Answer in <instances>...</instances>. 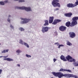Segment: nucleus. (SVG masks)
<instances>
[{
	"label": "nucleus",
	"instance_id": "43",
	"mask_svg": "<svg viewBox=\"0 0 78 78\" xmlns=\"http://www.w3.org/2000/svg\"><path fill=\"white\" fill-rule=\"evenodd\" d=\"M11 17V15H9V17Z\"/></svg>",
	"mask_w": 78,
	"mask_h": 78
},
{
	"label": "nucleus",
	"instance_id": "5",
	"mask_svg": "<svg viewBox=\"0 0 78 78\" xmlns=\"http://www.w3.org/2000/svg\"><path fill=\"white\" fill-rule=\"evenodd\" d=\"M21 20H24L23 21H22L21 22V24H24L25 23H28V22H30V20H31V19H27V18H21Z\"/></svg>",
	"mask_w": 78,
	"mask_h": 78
},
{
	"label": "nucleus",
	"instance_id": "44",
	"mask_svg": "<svg viewBox=\"0 0 78 78\" xmlns=\"http://www.w3.org/2000/svg\"><path fill=\"white\" fill-rule=\"evenodd\" d=\"M15 0V1H18V0Z\"/></svg>",
	"mask_w": 78,
	"mask_h": 78
},
{
	"label": "nucleus",
	"instance_id": "17",
	"mask_svg": "<svg viewBox=\"0 0 78 78\" xmlns=\"http://www.w3.org/2000/svg\"><path fill=\"white\" fill-rule=\"evenodd\" d=\"M71 25V23H70V21L67 22L66 23V25L67 27H69Z\"/></svg>",
	"mask_w": 78,
	"mask_h": 78
},
{
	"label": "nucleus",
	"instance_id": "16",
	"mask_svg": "<svg viewBox=\"0 0 78 78\" xmlns=\"http://www.w3.org/2000/svg\"><path fill=\"white\" fill-rule=\"evenodd\" d=\"M4 61L6 60L8 61H13L14 60L12 59L9 58H5L3 59Z\"/></svg>",
	"mask_w": 78,
	"mask_h": 78
},
{
	"label": "nucleus",
	"instance_id": "22",
	"mask_svg": "<svg viewBox=\"0 0 78 78\" xmlns=\"http://www.w3.org/2000/svg\"><path fill=\"white\" fill-rule=\"evenodd\" d=\"M73 64L74 66H78V62H74Z\"/></svg>",
	"mask_w": 78,
	"mask_h": 78
},
{
	"label": "nucleus",
	"instance_id": "21",
	"mask_svg": "<svg viewBox=\"0 0 78 78\" xmlns=\"http://www.w3.org/2000/svg\"><path fill=\"white\" fill-rule=\"evenodd\" d=\"M66 44L67 45H69V46H71V45H72V44L69 41H67Z\"/></svg>",
	"mask_w": 78,
	"mask_h": 78
},
{
	"label": "nucleus",
	"instance_id": "11",
	"mask_svg": "<svg viewBox=\"0 0 78 78\" xmlns=\"http://www.w3.org/2000/svg\"><path fill=\"white\" fill-rule=\"evenodd\" d=\"M75 6H76V5L72 3H69L67 4V7H68V8H74Z\"/></svg>",
	"mask_w": 78,
	"mask_h": 78
},
{
	"label": "nucleus",
	"instance_id": "10",
	"mask_svg": "<svg viewBox=\"0 0 78 78\" xmlns=\"http://www.w3.org/2000/svg\"><path fill=\"white\" fill-rule=\"evenodd\" d=\"M66 29L67 28L66 27L63 26L60 27L59 28V30H60V31H66Z\"/></svg>",
	"mask_w": 78,
	"mask_h": 78
},
{
	"label": "nucleus",
	"instance_id": "9",
	"mask_svg": "<svg viewBox=\"0 0 78 78\" xmlns=\"http://www.w3.org/2000/svg\"><path fill=\"white\" fill-rule=\"evenodd\" d=\"M59 71L60 72H69V73H72V70H71L69 69H63L62 68L60 69Z\"/></svg>",
	"mask_w": 78,
	"mask_h": 78
},
{
	"label": "nucleus",
	"instance_id": "33",
	"mask_svg": "<svg viewBox=\"0 0 78 78\" xmlns=\"http://www.w3.org/2000/svg\"><path fill=\"white\" fill-rule=\"evenodd\" d=\"M7 58L8 56H0V58Z\"/></svg>",
	"mask_w": 78,
	"mask_h": 78
},
{
	"label": "nucleus",
	"instance_id": "13",
	"mask_svg": "<svg viewBox=\"0 0 78 78\" xmlns=\"http://www.w3.org/2000/svg\"><path fill=\"white\" fill-rule=\"evenodd\" d=\"M72 15H73V14L71 12L65 14V16L66 17H71Z\"/></svg>",
	"mask_w": 78,
	"mask_h": 78
},
{
	"label": "nucleus",
	"instance_id": "34",
	"mask_svg": "<svg viewBox=\"0 0 78 78\" xmlns=\"http://www.w3.org/2000/svg\"><path fill=\"white\" fill-rule=\"evenodd\" d=\"M8 2V0H6L4 1V3H7Z\"/></svg>",
	"mask_w": 78,
	"mask_h": 78
},
{
	"label": "nucleus",
	"instance_id": "41",
	"mask_svg": "<svg viewBox=\"0 0 78 78\" xmlns=\"http://www.w3.org/2000/svg\"><path fill=\"white\" fill-rule=\"evenodd\" d=\"M58 44V43L57 42V43H55V45H56V44Z\"/></svg>",
	"mask_w": 78,
	"mask_h": 78
},
{
	"label": "nucleus",
	"instance_id": "26",
	"mask_svg": "<svg viewBox=\"0 0 78 78\" xmlns=\"http://www.w3.org/2000/svg\"><path fill=\"white\" fill-rule=\"evenodd\" d=\"M61 47H64V45L63 44H60L58 47V48H61Z\"/></svg>",
	"mask_w": 78,
	"mask_h": 78
},
{
	"label": "nucleus",
	"instance_id": "38",
	"mask_svg": "<svg viewBox=\"0 0 78 78\" xmlns=\"http://www.w3.org/2000/svg\"><path fill=\"white\" fill-rule=\"evenodd\" d=\"M59 9L56 8V9L54 10V11H57V10H59Z\"/></svg>",
	"mask_w": 78,
	"mask_h": 78
},
{
	"label": "nucleus",
	"instance_id": "24",
	"mask_svg": "<svg viewBox=\"0 0 78 78\" xmlns=\"http://www.w3.org/2000/svg\"><path fill=\"white\" fill-rule=\"evenodd\" d=\"M19 30H20L21 31H23L25 30V29L22 27H20L19 28Z\"/></svg>",
	"mask_w": 78,
	"mask_h": 78
},
{
	"label": "nucleus",
	"instance_id": "1",
	"mask_svg": "<svg viewBox=\"0 0 78 78\" xmlns=\"http://www.w3.org/2000/svg\"><path fill=\"white\" fill-rule=\"evenodd\" d=\"M52 73L55 76H56V77L58 76L59 78H61L63 76L67 77V78H72V77H73V74H63V73H61V72L57 73L52 72Z\"/></svg>",
	"mask_w": 78,
	"mask_h": 78
},
{
	"label": "nucleus",
	"instance_id": "46",
	"mask_svg": "<svg viewBox=\"0 0 78 78\" xmlns=\"http://www.w3.org/2000/svg\"><path fill=\"white\" fill-rule=\"evenodd\" d=\"M1 45V44L0 43V45Z\"/></svg>",
	"mask_w": 78,
	"mask_h": 78
},
{
	"label": "nucleus",
	"instance_id": "4",
	"mask_svg": "<svg viewBox=\"0 0 78 78\" xmlns=\"http://www.w3.org/2000/svg\"><path fill=\"white\" fill-rule=\"evenodd\" d=\"M66 60L69 62H75L76 61V60L73 58H72L70 56L68 55L66 57Z\"/></svg>",
	"mask_w": 78,
	"mask_h": 78
},
{
	"label": "nucleus",
	"instance_id": "20",
	"mask_svg": "<svg viewBox=\"0 0 78 78\" xmlns=\"http://www.w3.org/2000/svg\"><path fill=\"white\" fill-rule=\"evenodd\" d=\"M8 51H9V49H7L6 50H4L2 51V53H5L6 52H8Z\"/></svg>",
	"mask_w": 78,
	"mask_h": 78
},
{
	"label": "nucleus",
	"instance_id": "36",
	"mask_svg": "<svg viewBox=\"0 0 78 78\" xmlns=\"http://www.w3.org/2000/svg\"><path fill=\"white\" fill-rule=\"evenodd\" d=\"M2 70L0 69V75L2 74Z\"/></svg>",
	"mask_w": 78,
	"mask_h": 78
},
{
	"label": "nucleus",
	"instance_id": "37",
	"mask_svg": "<svg viewBox=\"0 0 78 78\" xmlns=\"http://www.w3.org/2000/svg\"><path fill=\"white\" fill-rule=\"evenodd\" d=\"M7 20L10 23V22L11 21V20H10V19H9V18H8Z\"/></svg>",
	"mask_w": 78,
	"mask_h": 78
},
{
	"label": "nucleus",
	"instance_id": "8",
	"mask_svg": "<svg viewBox=\"0 0 78 78\" xmlns=\"http://www.w3.org/2000/svg\"><path fill=\"white\" fill-rule=\"evenodd\" d=\"M61 21H62V20H61L55 19L54 20V21L52 23V24H53V25H56L58 23H59V22H61Z\"/></svg>",
	"mask_w": 78,
	"mask_h": 78
},
{
	"label": "nucleus",
	"instance_id": "27",
	"mask_svg": "<svg viewBox=\"0 0 78 78\" xmlns=\"http://www.w3.org/2000/svg\"><path fill=\"white\" fill-rule=\"evenodd\" d=\"M0 4L1 5H5V3H4V2L2 1H1L0 2Z\"/></svg>",
	"mask_w": 78,
	"mask_h": 78
},
{
	"label": "nucleus",
	"instance_id": "29",
	"mask_svg": "<svg viewBox=\"0 0 78 78\" xmlns=\"http://www.w3.org/2000/svg\"><path fill=\"white\" fill-rule=\"evenodd\" d=\"M22 52V51L20 50H18L16 51V53H21Z\"/></svg>",
	"mask_w": 78,
	"mask_h": 78
},
{
	"label": "nucleus",
	"instance_id": "45",
	"mask_svg": "<svg viewBox=\"0 0 78 78\" xmlns=\"http://www.w3.org/2000/svg\"><path fill=\"white\" fill-rule=\"evenodd\" d=\"M73 69H74V68H73Z\"/></svg>",
	"mask_w": 78,
	"mask_h": 78
},
{
	"label": "nucleus",
	"instance_id": "15",
	"mask_svg": "<svg viewBox=\"0 0 78 78\" xmlns=\"http://www.w3.org/2000/svg\"><path fill=\"white\" fill-rule=\"evenodd\" d=\"M60 59L62 60L63 61H67V59L66 58V57L64 55H62L60 57Z\"/></svg>",
	"mask_w": 78,
	"mask_h": 78
},
{
	"label": "nucleus",
	"instance_id": "39",
	"mask_svg": "<svg viewBox=\"0 0 78 78\" xmlns=\"http://www.w3.org/2000/svg\"><path fill=\"white\" fill-rule=\"evenodd\" d=\"M53 61H54V62H55L56 61V59L54 58L53 59Z\"/></svg>",
	"mask_w": 78,
	"mask_h": 78
},
{
	"label": "nucleus",
	"instance_id": "32",
	"mask_svg": "<svg viewBox=\"0 0 78 78\" xmlns=\"http://www.w3.org/2000/svg\"><path fill=\"white\" fill-rule=\"evenodd\" d=\"M75 4H76V5H76V6H77V5H78V1L76 2L75 3Z\"/></svg>",
	"mask_w": 78,
	"mask_h": 78
},
{
	"label": "nucleus",
	"instance_id": "2",
	"mask_svg": "<svg viewBox=\"0 0 78 78\" xmlns=\"http://www.w3.org/2000/svg\"><path fill=\"white\" fill-rule=\"evenodd\" d=\"M59 1L58 0H53L52 2V5L54 7H59L60 8V4L59 3L57 2H59Z\"/></svg>",
	"mask_w": 78,
	"mask_h": 78
},
{
	"label": "nucleus",
	"instance_id": "14",
	"mask_svg": "<svg viewBox=\"0 0 78 78\" xmlns=\"http://www.w3.org/2000/svg\"><path fill=\"white\" fill-rule=\"evenodd\" d=\"M53 20H54V17L53 16H50L49 20V23H53Z\"/></svg>",
	"mask_w": 78,
	"mask_h": 78
},
{
	"label": "nucleus",
	"instance_id": "18",
	"mask_svg": "<svg viewBox=\"0 0 78 78\" xmlns=\"http://www.w3.org/2000/svg\"><path fill=\"white\" fill-rule=\"evenodd\" d=\"M78 20V17L75 16L72 18V20L73 21H76L77 22V20Z\"/></svg>",
	"mask_w": 78,
	"mask_h": 78
},
{
	"label": "nucleus",
	"instance_id": "31",
	"mask_svg": "<svg viewBox=\"0 0 78 78\" xmlns=\"http://www.w3.org/2000/svg\"><path fill=\"white\" fill-rule=\"evenodd\" d=\"M25 2V0H20L19 1V3H20V2Z\"/></svg>",
	"mask_w": 78,
	"mask_h": 78
},
{
	"label": "nucleus",
	"instance_id": "12",
	"mask_svg": "<svg viewBox=\"0 0 78 78\" xmlns=\"http://www.w3.org/2000/svg\"><path fill=\"white\" fill-rule=\"evenodd\" d=\"M77 21L73 20L71 23L70 26L74 27V26H75V25H77Z\"/></svg>",
	"mask_w": 78,
	"mask_h": 78
},
{
	"label": "nucleus",
	"instance_id": "35",
	"mask_svg": "<svg viewBox=\"0 0 78 78\" xmlns=\"http://www.w3.org/2000/svg\"><path fill=\"white\" fill-rule=\"evenodd\" d=\"M10 27H11V28H12V29H14V27L12 26V25H11L10 26Z\"/></svg>",
	"mask_w": 78,
	"mask_h": 78
},
{
	"label": "nucleus",
	"instance_id": "7",
	"mask_svg": "<svg viewBox=\"0 0 78 78\" xmlns=\"http://www.w3.org/2000/svg\"><path fill=\"white\" fill-rule=\"evenodd\" d=\"M69 35L70 37H71V38H73L76 36L75 33L73 32H69Z\"/></svg>",
	"mask_w": 78,
	"mask_h": 78
},
{
	"label": "nucleus",
	"instance_id": "28",
	"mask_svg": "<svg viewBox=\"0 0 78 78\" xmlns=\"http://www.w3.org/2000/svg\"><path fill=\"white\" fill-rule=\"evenodd\" d=\"M26 57H27V58H31V56L30 55H28L27 54H26Z\"/></svg>",
	"mask_w": 78,
	"mask_h": 78
},
{
	"label": "nucleus",
	"instance_id": "3",
	"mask_svg": "<svg viewBox=\"0 0 78 78\" xmlns=\"http://www.w3.org/2000/svg\"><path fill=\"white\" fill-rule=\"evenodd\" d=\"M16 8H17L18 9H22L23 10L25 9L26 11H31V8L29 7L28 8L26 7H16Z\"/></svg>",
	"mask_w": 78,
	"mask_h": 78
},
{
	"label": "nucleus",
	"instance_id": "25",
	"mask_svg": "<svg viewBox=\"0 0 78 78\" xmlns=\"http://www.w3.org/2000/svg\"><path fill=\"white\" fill-rule=\"evenodd\" d=\"M23 45H25V46L27 47V48H29V45H28V44H27V43L24 42V43Z\"/></svg>",
	"mask_w": 78,
	"mask_h": 78
},
{
	"label": "nucleus",
	"instance_id": "40",
	"mask_svg": "<svg viewBox=\"0 0 78 78\" xmlns=\"http://www.w3.org/2000/svg\"><path fill=\"white\" fill-rule=\"evenodd\" d=\"M17 66H18V67H20V64H17Z\"/></svg>",
	"mask_w": 78,
	"mask_h": 78
},
{
	"label": "nucleus",
	"instance_id": "30",
	"mask_svg": "<svg viewBox=\"0 0 78 78\" xmlns=\"http://www.w3.org/2000/svg\"><path fill=\"white\" fill-rule=\"evenodd\" d=\"M71 78H77L78 77L76 76V75H74L73 74V77H71Z\"/></svg>",
	"mask_w": 78,
	"mask_h": 78
},
{
	"label": "nucleus",
	"instance_id": "6",
	"mask_svg": "<svg viewBox=\"0 0 78 78\" xmlns=\"http://www.w3.org/2000/svg\"><path fill=\"white\" fill-rule=\"evenodd\" d=\"M50 28H51L49 27H43L42 28L41 31L43 33H45V32H47V31H48V30L50 29Z\"/></svg>",
	"mask_w": 78,
	"mask_h": 78
},
{
	"label": "nucleus",
	"instance_id": "42",
	"mask_svg": "<svg viewBox=\"0 0 78 78\" xmlns=\"http://www.w3.org/2000/svg\"><path fill=\"white\" fill-rule=\"evenodd\" d=\"M59 43H58V44H57V46H58V45H59Z\"/></svg>",
	"mask_w": 78,
	"mask_h": 78
},
{
	"label": "nucleus",
	"instance_id": "19",
	"mask_svg": "<svg viewBox=\"0 0 78 78\" xmlns=\"http://www.w3.org/2000/svg\"><path fill=\"white\" fill-rule=\"evenodd\" d=\"M44 22L45 23L44 25V26H48V25H49L48 21V20H45Z\"/></svg>",
	"mask_w": 78,
	"mask_h": 78
},
{
	"label": "nucleus",
	"instance_id": "47",
	"mask_svg": "<svg viewBox=\"0 0 78 78\" xmlns=\"http://www.w3.org/2000/svg\"><path fill=\"white\" fill-rule=\"evenodd\" d=\"M51 78H53V77H51Z\"/></svg>",
	"mask_w": 78,
	"mask_h": 78
},
{
	"label": "nucleus",
	"instance_id": "23",
	"mask_svg": "<svg viewBox=\"0 0 78 78\" xmlns=\"http://www.w3.org/2000/svg\"><path fill=\"white\" fill-rule=\"evenodd\" d=\"M24 42H23V41H22V40H20V42H19V43L20 44H22V45H23V44H24Z\"/></svg>",
	"mask_w": 78,
	"mask_h": 78
}]
</instances>
